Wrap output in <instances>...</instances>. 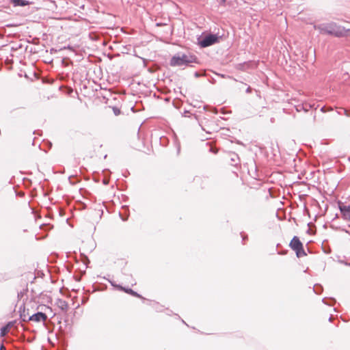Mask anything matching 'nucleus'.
<instances>
[{
  "label": "nucleus",
  "mask_w": 350,
  "mask_h": 350,
  "mask_svg": "<svg viewBox=\"0 0 350 350\" xmlns=\"http://www.w3.org/2000/svg\"><path fill=\"white\" fill-rule=\"evenodd\" d=\"M15 6H25L29 4L27 1L25 0H12Z\"/></svg>",
  "instance_id": "7"
},
{
  "label": "nucleus",
  "mask_w": 350,
  "mask_h": 350,
  "mask_svg": "<svg viewBox=\"0 0 350 350\" xmlns=\"http://www.w3.org/2000/svg\"><path fill=\"white\" fill-rule=\"evenodd\" d=\"M290 246L293 250L296 252L297 256L298 257H301L306 255V253L303 250L302 243L297 237H295L292 239L290 243Z\"/></svg>",
  "instance_id": "3"
},
{
  "label": "nucleus",
  "mask_w": 350,
  "mask_h": 350,
  "mask_svg": "<svg viewBox=\"0 0 350 350\" xmlns=\"http://www.w3.org/2000/svg\"><path fill=\"white\" fill-rule=\"evenodd\" d=\"M193 63H197V59L191 54L178 53L173 56L170 60V65L172 66H187Z\"/></svg>",
  "instance_id": "2"
},
{
  "label": "nucleus",
  "mask_w": 350,
  "mask_h": 350,
  "mask_svg": "<svg viewBox=\"0 0 350 350\" xmlns=\"http://www.w3.org/2000/svg\"><path fill=\"white\" fill-rule=\"evenodd\" d=\"M219 38L213 34L205 36L202 40L199 41V44L202 47H206L211 46L218 42Z\"/></svg>",
  "instance_id": "4"
},
{
  "label": "nucleus",
  "mask_w": 350,
  "mask_h": 350,
  "mask_svg": "<svg viewBox=\"0 0 350 350\" xmlns=\"http://www.w3.org/2000/svg\"><path fill=\"white\" fill-rule=\"evenodd\" d=\"M115 114H118V111H115Z\"/></svg>",
  "instance_id": "14"
},
{
  "label": "nucleus",
  "mask_w": 350,
  "mask_h": 350,
  "mask_svg": "<svg viewBox=\"0 0 350 350\" xmlns=\"http://www.w3.org/2000/svg\"><path fill=\"white\" fill-rule=\"evenodd\" d=\"M46 319V314L42 312H38L30 317L31 321L36 322L44 321Z\"/></svg>",
  "instance_id": "6"
},
{
  "label": "nucleus",
  "mask_w": 350,
  "mask_h": 350,
  "mask_svg": "<svg viewBox=\"0 0 350 350\" xmlns=\"http://www.w3.org/2000/svg\"><path fill=\"white\" fill-rule=\"evenodd\" d=\"M124 291H126V293H130L131 295H136L137 296V293H135L133 291H132L131 289H123Z\"/></svg>",
  "instance_id": "9"
},
{
  "label": "nucleus",
  "mask_w": 350,
  "mask_h": 350,
  "mask_svg": "<svg viewBox=\"0 0 350 350\" xmlns=\"http://www.w3.org/2000/svg\"><path fill=\"white\" fill-rule=\"evenodd\" d=\"M0 350H5L4 347L1 346Z\"/></svg>",
  "instance_id": "10"
},
{
  "label": "nucleus",
  "mask_w": 350,
  "mask_h": 350,
  "mask_svg": "<svg viewBox=\"0 0 350 350\" xmlns=\"http://www.w3.org/2000/svg\"><path fill=\"white\" fill-rule=\"evenodd\" d=\"M340 211L344 220L350 221V206L340 205Z\"/></svg>",
  "instance_id": "5"
},
{
  "label": "nucleus",
  "mask_w": 350,
  "mask_h": 350,
  "mask_svg": "<svg viewBox=\"0 0 350 350\" xmlns=\"http://www.w3.org/2000/svg\"><path fill=\"white\" fill-rule=\"evenodd\" d=\"M5 330H2V334H4Z\"/></svg>",
  "instance_id": "12"
},
{
  "label": "nucleus",
  "mask_w": 350,
  "mask_h": 350,
  "mask_svg": "<svg viewBox=\"0 0 350 350\" xmlns=\"http://www.w3.org/2000/svg\"><path fill=\"white\" fill-rule=\"evenodd\" d=\"M124 291H126V293H130L131 295H136L137 296V293H135L133 291H132L131 289H123Z\"/></svg>",
  "instance_id": "8"
},
{
  "label": "nucleus",
  "mask_w": 350,
  "mask_h": 350,
  "mask_svg": "<svg viewBox=\"0 0 350 350\" xmlns=\"http://www.w3.org/2000/svg\"><path fill=\"white\" fill-rule=\"evenodd\" d=\"M115 114H118V111H115Z\"/></svg>",
  "instance_id": "13"
},
{
  "label": "nucleus",
  "mask_w": 350,
  "mask_h": 350,
  "mask_svg": "<svg viewBox=\"0 0 350 350\" xmlns=\"http://www.w3.org/2000/svg\"><path fill=\"white\" fill-rule=\"evenodd\" d=\"M314 29L319 31L323 34H330L336 37H340L345 35V29L336 24L330 23H322L318 25H314Z\"/></svg>",
  "instance_id": "1"
},
{
  "label": "nucleus",
  "mask_w": 350,
  "mask_h": 350,
  "mask_svg": "<svg viewBox=\"0 0 350 350\" xmlns=\"http://www.w3.org/2000/svg\"><path fill=\"white\" fill-rule=\"evenodd\" d=\"M107 183H108V182H107V180H104V184H105V185H106V184H107Z\"/></svg>",
  "instance_id": "11"
}]
</instances>
